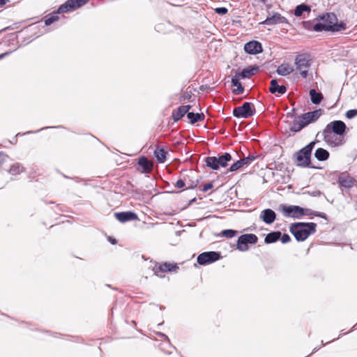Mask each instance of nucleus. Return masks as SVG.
<instances>
[{
  "mask_svg": "<svg viewBox=\"0 0 357 357\" xmlns=\"http://www.w3.org/2000/svg\"><path fill=\"white\" fill-rule=\"evenodd\" d=\"M192 106L190 105L179 106L176 109L172 112V119L174 121L177 122L181 120L188 112L191 109Z\"/></svg>",
  "mask_w": 357,
  "mask_h": 357,
  "instance_id": "obj_18",
  "label": "nucleus"
},
{
  "mask_svg": "<svg viewBox=\"0 0 357 357\" xmlns=\"http://www.w3.org/2000/svg\"><path fill=\"white\" fill-rule=\"evenodd\" d=\"M176 26L168 20H162L155 26L156 31L162 33H167L174 31Z\"/></svg>",
  "mask_w": 357,
  "mask_h": 357,
  "instance_id": "obj_15",
  "label": "nucleus"
},
{
  "mask_svg": "<svg viewBox=\"0 0 357 357\" xmlns=\"http://www.w3.org/2000/svg\"><path fill=\"white\" fill-rule=\"evenodd\" d=\"M280 210L284 217L299 219L304 215V208L296 205H280Z\"/></svg>",
  "mask_w": 357,
  "mask_h": 357,
  "instance_id": "obj_7",
  "label": "nucleus"
},
{
  "mask_svg": "<svg viewBox=\"0 0 357 357\" xmlns=\"http://www.w3.org/2000/svg\"><path fill=\"white\" fill-rule=\"evenodd\" d=\"M114 216L116 220L123 223L138 220L137 215L135 212L130 211L115 213Z\"/></svg>",
  "mask_w": 357,
  "mask_h": 357,
  "instance_id": "obj_14",
  "label": "nucleus"
},
{
  "mask_svg": "<svg viewBox=\"0 0 357 357\" xmlns=\"http://www.w3.org/2000/svg\"><path fill=\"white\" fill-rule=\"evenodd\" d=\"M259 218L266 224L271 225L275 220L276 213L271 208H266L261 212Z\"/></svg>",
  "mask_w": 357,
  "mask_h": 357,
  "instance_id": "obj_17",
  "label": "nucleus"
},
{
  "mask_svg": "<svg viewBox=\"0 0 357 357\" xmlns=\"http://www.w3.org/2000/svg\"><path fill=\"white\" fill-rule=\"evenodd\" d=\"M305 127V126L303 124L302 120L298 119V120H294L292 123H291L289 130L293 132H298Z\"/></svg>",
  "mask_w": 357,
  "mask_h": 357,
  "instance_id": "obj_31",
  "label": "nucleus"
},
{
  "mask_svg": "<svg viewBox=\"0 0 357 357\" xmlns=\"http://www.w3.org/2000/svg\"><path fill=\"white\" fill-rule=\"evenodd\" d=\"M204 117L205 116L203 113H194L189 111L187 113V118L192 124L203 121Z\"/></svg>",
  "mask_w": 357,
  "mask_h": 357,
  "instance_id": "obj_26",
  "label": "nucleus"
},
{
  "mask_svg": "<svg viewBox=\"0 0 357 357\" xmlns=\"http://www.w3.org/2000/svg\"><path fill=\"white\" fill-rule=\"evenodd\" d=\"M221 255L219 252L208 251L204 252L197 256V261L199 265L205 266L221 259Z\"/></svg>",
  "mask_w": 357,
  "mask_h": 357,
  "instance_id": "obj_8",
  "label": "nucleus"
},
{
  "mask_svg": "<svg viewBox=\"0 0 357 357\" xmlns=\"http://www.w3.org/2000/svg\"><path fill=\"white\" fill-rule=\"evenodd\" d=\"M237 234V231L234 229H225L221 232V236L227 238H231Z\"/></svg>",
  "mask_w": 357,
  "mask_h": 357,
  "instance_id": "obj_39",
  "label": "nucleus"
},
{
  "mask_svg": "<svg viewBox=\"0 0 357 357\" xmlns=\"http://www.w3.org/2000/svg\"><path fill=\"white\" fill-rule=\"evenodd\" d=\"M138 165L142 168V173H150L153 169V163L145 156H142L138 160Z\"/></svg>",
  "mask_w": 357,
  "mask_h": 357,
  "instance_id": "obj_20",
  "label": "nucleus"
},
{
  "mask_svg": "<svg viewBox=\"0 0 357 357\" xmlns=\"http://www.w3.org/2000/svg\"><path fill=\"white\" fill-rule=\"evenodd\" d=\"M329 152L323 148H318L314 153V157L319 161L326 160L329 158Z\"/></svg>",
  "mask_w": 357,
  "mask_h": 357,
  "instance_id": "obj_29",
  "label": "nucleus"
},
{
  "mask_svg": "<svg viewBox=\"0 0 357 357\" xmlns=\"http://www.w3.org/2000/svg\"><path fill=\"white\" fill-rule=\"evenodd\" d=\"M108 240L112 244V245H115L116 243V238H113V237H111L109 236L108 238Z\"/></svg>",
  "mask_w": 357,
  "mask_h": 357,
  "instance_id": "obj_56",
  "label": "nucleus"
},
{
  "mask_svg": "<svg viewBox=\"0 0 357 357\" xmlns=\"http://www.w3.org/2000/svg\"><path fill=\"white\" fill-rule=\"evenodd\" d=\"M304 211H305V212L303 211L304 215H311L315 214V211H312L311 209H309V208H304Z\"/></svg>",
  "mask_w": 357,
  "mask_h": 357,
  "instance_id": "obj_52",
  "label": "nucleus"
},
{
  "mask_svg": "<svg viewBox=\"0 0 357 357\" xmlns=\"http://www.w3.org/2000/svg\"><path fill=\"white\" fill-rule=\"evenodd\" d=\"M311 7L310 6L305 4V3H301L296 6L294 10V15L296 17H301L304 12H310Z\"/></svg>",
  "mask_w": 357,
  "mask_h": 357,
  "instance_id": "obj_28",
  "label": "nucleus"
},
{
  "mask_svg": "<svg viewBox=\"0 0 357 357\" xmlns=\"http://www.w3.org/2000/svg\"><path fill=\"white\" fill-rule=\"evenodd\" d=\"M260 2L265 3L267 0H259Z\"/></svg>",
  "mask_w": 357,
  "mask_h": 357,
  "instance_id": "obj_59",
  "label": "nucleus"
},
{
  "mask_svg": "<svg viewBox=\"0 0 357 357\" xmlns=\"http://www.w3.org/2000/svg\"><path fill=\"white\" fill-rule=\"evenodd\" d=\"M317 224L314 222H298L291 224L289 231L299 242L305 241L308 236L316 232Z\"/></svg>",
  "mask_w": 357,
  "mask_h": 357,
  "instance_id": "obj_2",
  "label": "nucleus"
},
{
  "mask_svg": "<svg viewBox=\"0 0 357 357\" xmlns=\"http://www.w3.org/2000/svg\"><path fill=\"white\" fill-rule=\"evenodd\" d=\"M8 155L3 152H0V169L2 168L3 164L6 161Z\"/></svg>",
  "mask_w": 357,
  "mask_h": 357,
  "instance_id": "obj_47",
  "label": "nucleus"
},
{
  "mask_svg": "<svg viewBox=\"0 0 357 357\" xmlns=\"http://www.w3.org/2000/svg\"><path fill=\"white\" fill-rule=\"evenodd\" d=\"M10 0H0V8L4 6Z\"/></svg>",
  "mask_w": 357,
  "mask_h": 357,
  "instance_id": "obj_55",
  "label": "nucleus"
},
{
  "mask_svg": "<svg viewBox=\"0 0 357 357\" xmlns=\"http://www.w3.org/2000/svg\"><path fill=\"white\" fill-rule=\"evenodd\" d=\"M156 335H157L158 337H160L162 338L165 341H166V342H167V344L170 347H172V348L175 349L174 347H172V346L171 345V344H170V341H169V339L168 336H167V335H166L165 333H162V332H157V333H156Z\"/></svg>",
  "mask_w": 357,
  "mask_h": 357,
  "instance_id": "obj_43",
  "label": "nucleus"
},
{
  "mask_svg": "<svg viewBox=\"0 0 357 357\" xmlns=\"http://www.w3.org/2000/svg\"><path fill=\"white\" fill-rule=\"evenodd\" d=\"M317 351V348H314V350H313V351L312 352V354H313V353L316 352Z\"/></svg>",
  "mask_w": 357,
  "mask_h": 357,
  "instance_id": "obj_60",
  "label": "nucleus"
},
{
  "mask_svg": "<svg viewBox=\"0 0 357 357\" xmlns=\"http://www.w3.org/2000/svg\"><path fill=\"white\" fill-rule=\"evenodd\" d=\"M280 241L282 243H287L291 241V237L287 234H281Z\"/></svg>",
  "mask_w": 357,
  "mask_h": 357,
  "instance_id": "obj_46",
  "label": "nucleus"
},
{
  "mask_svg": "<svg viewBox=\"0 0 357 357\" xmlns=\"http://www.w3.org/2000/svg\"><path fill=\"white\" fill-rule=\"evenodd\" d=\"M307 193L312 197H319L322 192L319 190H314L312 192H307Z\"/></svg>",
  "mask_w": 357,
  "mask_h": 357,
  "instance_id": "obj_51",
  "label": "nucleus"
},
{
  "mask_svg": "<svg viewBox=\"0 0 357 357\" xmlns=\"http://www.w3.org/2000/svg\"><path fill=\"white\" fill-rule=\"evenodd\" d=\"M168 152L164 147L157 146L154 151V156L159 163H164L166 161Z\"/></svg>",
  "mask_w": 357,
  "mask_h": 357,
  "instance_id": "obj_21",
  "label": "nucleus"
},
{
  "mask_svg": "<svg viewBox=\"0 0 357 357\" xmlns=\"http://www.w3.org/2000/svg\"><path fill=\"white\" fill-rule=\"evenodd\" d=\"M258 241V237L254 234H245L241 235L237 240L236 249L241 252L248 250V244L255 245Z\"/></svg>",
  "mask_w": 357,
  "mask_h": 357,
  "instance_id": "obj_6",
  "label": "nucleus"
},
{
  "mask_svg": "<svg viewBox=\"0 0 357 357\" xmlns=\"http://www.w3.org/2000/svg\"><path fill=\"white\" fill-rule=\"evenodd\" d=\"M153 271L155 274L160 278H164L165 275L163 273L167 272L165 268L163 267V264H161L159 266H155V267L153 268Z\"/></svg>",
  "mask_w": 357,
  "mask_h": 357,
  "instance_id": "obj_38",
  "label": "nucleus"
},
{
  "mask_svg": "<svg viewBox=\"0 0 357 357\" xmlns=\"http://www.w3.org/2000/svg\"><path fill=\"white\" fill-rule=\"evenodd\" d=\"M259 70V67L251 66L242 70L240 73H236V75H238L241 79L248 78L250 75H255Z\"/></svg>",
  "mask_w": 357,
  "mask_h": 357,
  "instance_id": "obj_23",
  "label": "nucleus"
},
{
  "mask_svg": "<svg viewBox=\"0 0 357 357\" xmlns=\"http://www.w3.org/2000/svg\"><path fill=\"white\" fill-rule=\"evenodd\" d=\"M319 19L324 23H326V25L335 24V22L337 21L336 15L332 13H327L322 15H319Z\"/></svg>",
  "mask_w": 357,
  "mask_h": 357,
  "instance_id": "obj_25",
  "label": "nucleus"
},
{
  "mask_svg": "<svg viewBox=\"0 0 357 357\" xmlns=\"http://www.w3.org/2000/svg\"><path fill=\"white\" fill-rule=\"evenodd\" d=\"M315 144V142H311L307 145L304 146L303 149L312 155V151L314 147Z\"/></svg>",
  "mask_w": 357,
  "mask_h": 357,
  "instance_id": "obj_45",
  "label": "nucleus"
},
{
  "mask_svg": "<svg viewBox=\"0 0 357 357\" xmlns=\"http://www.w3.org/2000/svg\"><path fill=\"white\" fill-rule=\"evenodd\" d=\"M163 267L165 268L167 272H175L178 269V266L176 264H171L167 262L163 263Z\"/></svg>",
  "mask_w": 357,
  "mask_h": 357,
  "instance_id": "obj_40",
  "label": "nucleus"
},
{
  "mask_svg": "<svg viewBox=\"0 0 357 357\" xmlns=\"http://www.w3.org/2000/svg\"><path fill=\"white\" fill-rule=\"evenodd\" d=\"M196 200V198H193L192 199H191L189 202V205L192 204L193 202H195Z\"/></svg>",
  "mask_w": 357,
  "mask_h": 357,
  "instance_id": "obj_58",
  "label": "nucleus"
},
{
  "mask_svg": "<svg viewBox=\"0 0 357 357\" xmlns=\"http://www.w3.org/2000/svg\"><path fill=\"white\" fill-rule=\"evenodd\" d=\"M89 0H68L70 3L71 8L75 10L85 5Z\"/></svg>",
  "mask_w": 357,
  "mask_h": 357,
  "instance_id": "obj_35",
  "label": "nucleus"
},
{
  "mask_svg": "<svg viewBox=\"0 0 357 357\" xmlns=\"http://www.w3.org/2000/svg\"><path fill=\"white\" fill-rule=\"evenodd\" d=\"M175 186L178 188H181L185 186V182L183 179H178L175 183Z\"/></svg>",
  "mask_w": 357,
  "mask_h": 357,
  "instance_id": "obj_50",
  "label": "nucleus"
},
{
  "mask_svg": "<svg viewBox=\"0 0 357 357\" xmlns=\"http://www.w3.org/2000/svg\"><path fill=\"white\" fill-rule=\"evenodd\" d=\"M10 54L9 52H4L3 54H0V59L4 58L6 56Z\"/></svg>",
  "mask_w": 357,
  "mask_h": 357,
  "instance_id": "obj_57",
  "label": "nucleus"
},
{
  "mask_svg": "<svg viewBox=\"0 0 357 357\" xmlns=\"http://www.w3.org/2000/svg\"><path fill=\"white\" fill-rule=\"evenodd\" d=\"M287 22L288 21L286 17L282 16L278 13H275L272 16L267 17L262 24L266 25H274Z\"/></svg>",
  "mask_w": 357,
  "mask_h": 357,
  "instance_id": "obj_16",
  "label": "nucleus"
},
{
  "mask_svg": "<svg viewBox=\"0 0 357 357\" xmlns=\"http://www.w3.org/2000/svg\"><path fill=\"white\" fill-rule=\"evenodd\" d=\"M295 163L301 167H311V154L303 148L294 154ZM312 168H315L312 167Z\"/></svg>",
  "mask_w": 357,
  "mask_h": 357,
  "instance_id": "obj_9",
  "label": "nucleus"
},
{
  "mask_svg": "<svg viewBox=\"0 0 357 357\" xmlns=\"http://www.w3.org/2000/svg\"><path fill=\"white\" fill-rule=\"evenodd\" d=\"M345 116L349 119L354 118L355 116H357V109H353L348 110L346 112Z\"/></svg>",
  "mask_w": 357,
  "mask_h": 357,
  "instance_id": "obj_42",
  "label": "nucleus"
},
{
  "mask_svg": "<svg viewBox=\"0 0 357 357\" xmlns=\"http://www.w3.org/2000/svg\"><path fill=\"white\" fill-rule=\"evenodd\" d=\"M244 50L248 54L255 55L262 52L261 44L257 40H251L244 45Z\"/></svg>",
  "mask_w": 357,
  "mask_h": 357,
  "instance_id": "obj_12",
  "label": "nucleus"
},
{
  "mask_svg": "<svg viewBox=\"0 0 357 357\" xmlns=\"http://www.w3.org/2000/svg\"><path fill=\"white\" fill-rule=\"evenodd\" d=\"M331 31L337 32V31L344 30L346 29V24L343 22L337 23V22H335V24H332V25H331Z\"/></svg>",
  "mask_w": 357,
  "mask_h": 357,
  "instance_id": "obj_37",
  "label": "nucleus"
},
{
  "mask_svg": "<svg viewBox=\"0 0 357 357\" xmlns=\"http://www.w3.org/2000/svg\"><path fill=\"white\" fill-rule=\"evenodd\" d=\"M322 112L321 109H315L301 114L298 116V119H301L303 124L307 126L310 123L315 122L321 116Z\"/></svg>",
  "mask_w": 357,
  "mask_h": 357,
  "instance_id": "obj_10",
  "label": "nucleus"
},
{
  "mask_svg": "<svg viewBox=\"0 0 357 357\" xmlns=\"http://www.w3.org/2000/svg\"><path fill=\"white\" fill-rule=\"evenodd\" d=\"M213 187V185L211 182L208 183L203 186L202 191L206 192L208 190L211 189Z\"/></svg>",
  "mask_w": 357,
  "mask_h": 357,
  "instance_id": "obj_49",
  "label": "nucleus"
},
{
  "mask_svg": "<svg viewBox=\"0 0 357 357\" xmlns=\"http://www.w3.org/2000/svg\"><path fill=\"white\" fill-rule=\"evenodd\" d=\"M254 105L250 102H245L241 106L236 107L233 109L234 116L238 119H248L255 114Z\"/></svg>",
  "mask_w": 357,
  "mask_h": 357,
  "instance_id": "obj_5",
  "label": "nucleus"
},
{
  "mask_svg": "<svg viewBox=\"0 0 357 357\" xmlns=\"http://www.w3.org/2000/svg\"><path fill=\"white\" fill-rule=\"evenodd\" d=\"M281 237V231H271L266 234L264 238V243L271 244L277 242Z\"/></svg>",
  "mask_w": 357,
  "mask_h": 357,
  "instance_id": "obj_24",
  "label": "nucleus"
},
{
  "mask_svg": "<svg viewBox=\"0 0 357 357\" xmlns=\"http://www.w3.org/2000/svg\"><path fill=\"white\" fill-rule=\"evenodd\" d=\"M355 179L346 173H342L337 179V183L340 188L350 189L354 187Z\"/></svg>",
  "mask_w": 357,
  "mask_h": 357,
  "instance_id": "obj_13",
  "label": "nucleus"
},
{
  "mask_svg": "<svg viewBox=\"0 0 357 357\" xmlns=\"http://www.w3.org/2000/svg\"><path fill=\"white\" fill-rule=\"evenodd\" d=\"M215 12L217 14L223 15L227 13L228 10L225 7H218L215 9Z\"/></svg>",
  "mask_w": 357,
  "mask_h": 357,
  "instance_id": "obj_44",
  "label": "nucleus"
},
{
  "mask_svg": "<svg viewBox=\"0 0 357 357\" xmlns=\"http://www.w3.org/2000/svg\"><path fill=\"white\" fill-rule=\"evenodd\" d=\"M197 183H198L197 181L195 183L192 182V183H190L188 185V188H189V189H194L197 186Z\"/></svg>",
  "mask_w": 357,
  "mask_h": 357,
  "instance_id": "obj_54",
  "label": "nucleus"
},
{
  "mask_svg": "<svg viewBox=\"0 0 357 357\" xmlns=\"http://www.w3.org/2000/svg\"><path fill=\"white\" fill-rule=\"evenodd\" d=\"M293 71L294 69L287 64H282L276 70L277 73L281 76L290 75Z\"/></svg>",
  "mask_w": 357,
  "mask_h": 357,
  "instance_id": "obj_30",
  "label": "nucleus"
},
{
  "mask_svg": "<svg viewBox=\"0 0 357 357\" xmlns=\"http://www.w3.org/2000/svg\"><path fill=\"white\" fill-rule=\"evenodd\" d=\"M314 21H304L303 22V26L304 29L309 30V31H314Z\"/></svg>",
  "mask_w": 357,
  "mask_h": 357,
  "instance_id": "obj_41",
  "label": "nucleus"
},
{
  "mask_svg": "<svg viewBox=\"0 0 357 357\" xmlns=\"http://www.w3.org/2000/svg\"><path fill=\"white\" fill-rule=\"evenodd\" d=\"M314 215L326 219V215L324 213L315 211V214Z\"/></svg>",
  "mask_w": 357,
  "mask_h": 357,
  "instance_id": "obj_53",
  "label": "nucleus"
},
{
  "mask_svg": "<svg viewBox=\"0 0 357 357\" xmlns=\"http://www.w3.org/2000/svg\"><path fill=\"white\" fill-rule=\"evenodd\" d=\"M309 94L312 102L314 105H319L324 98L323 94L321 92H317L314 89L310 90Z\"/></svg>",
  "mask_w": 357,
  "mask_h": 357,
  "instance_id": "obj_27",
  "label": "nucleus"
},
{
  "mask_svg": "<svg viewBox=\"0 0 357 357\" xmlns=\"http://www.w3.org/2000/svg\"><path fill=\"white\" fill-rule=\"evenodd\" d=\"M52 127H44V128H42L41 129L37 130V132H39L40 130H45V129H48V128H51ZM33 132H36V131H27L26 132H23V133H21V132H19L17 134V136H23V135H27V134H30V133H33Z\"/></svg>",
  "mask_w": 357,
  "mask_h": 357,
  "instance_id": "obj_48",
  "label": "nucleus"
},
{
  "mask_svg": "<svg viewBox=\"0 0 357 357\" xmlns=\"http://www.w3.org/2000/svg\"><path fill=\"white\" fill-rule=\"evenodd\" d=\"M287 89L284 85H279L276 79H271L269 87V91L271 93H278V96H281L286 93Z\"/></svg>",
  "mask_w": 357,
  "mask_h": 357,
  "instance_id": "obj_19",
  "label": "nucleus"
},
{
  "mask_svg": "<svg viewBox=\"0 0 357 357\" xmlns=\"http://www.w3.org/2000/svg\"><path fill=\"white\" fill-rule=\"evenodd\" d=\"M70 10H73V8H71L70 3L68 0L64 3L61 5L56 11L57 12V13L60 14L63 13H67Z\"/></svg>",
  "mask_w": 357,
  "mask_h": 357,
  "instance_id": "obj_36",
  "label": "nucleus"
},
{
  "mask_svg": "<svg viewBox=\"0 0 357 357\" xmlns=\"http://www.w3.org/2000/svg\"><path fill=\"white\" fill-rule=\"evenodd\" d=\"M56 11H54L49 15L45 17L44 22L46 26H50L55 22H57L59 20V17L58 16Z\"/></svg>",
  "mask_w": 357,
  "mask_h": 357,
  "instance_id": "obj_32",
  "label": "nucleus"
},
{
  "mask_svg": "<svg viewBox=\"0 0 357 357\" xmlns=\"http://www.w3.org/2000/svg\"><path fill=\"white\" fill-rule=\"evenodd\" d=\"M24 169V167L21 164L15 163L10 167L8 172L12 175H17L20 174L21 172H23Z\"/></svg>",
  "mask_w": 357,
  "mask_h": 357,
  "instance_id": "obj_33",
  "label": "nucleus"
},
{
  "mask_svg": "<svg viewBox=\"0 0 357 357\" xmlns=\"http://www.w3.org/2000/svg\"><path fill=\"white\" fill-rule=\"evenodd\" d=\"M257 158V156L254 155H249L247 157H244L242 159H240L237 160L236 162H234L229 168L228 172H235L238 169H241L243 166H248L250 165L255 159Z\"/></svg>",
  "mask_w": 357,
  "mask_h": 357,
  "instance_id": "obj_11",
  "label": "nucleus"
},
{
  "mask_svg": "<svg viewBox=\"0 0 357 357\" xmlns=\"http://www.w3.org/2000/svg\"><path fill=\"white\" fill-rule=\"evenodd\" d=\"M294 64L296 69L299 71L300 75L306 78L308 75V69L311 66V60L307 54H301L296 56Z\"/></svg>",
  "mask_w": 357,
  "mask_h": 357,
  "instance_id": "obj_4",
  "label": "nucleus"
},
{
  "mask_svg": "<svg viewBox=\"0 0 357 357\" xmlns=\"http://www.w3.org/2000/svg\"><path fill=\"white\" fill-rule=\"evenodd\" d=\"M331 25H326V23L323 22H316L314 25V31L316 32H320L322 31H331Z\"/></svg>",
  "mask_w": 357,
  "mask_h": 357,
  "instance_id": "obj_34",
  "label": "nucleus"
},
{
  "mask_svg": "<svg viewBox=\"0 0 357 357\" xmlns=\"http://www.w3.org/2000/svg\"><path fill=\"white\" fill-rule=\"evenodd\" d=\"M241 77L236 75L231 78V86H236V88L232 91V93L235 95H240L244 92V87L242 84L239 82Z\"/></svg>",
  "mask_w": 357,
  "mask_h": 357,
  "instance_id": "obj_22",
  "label": "nucleus"
},
{
  "mask_svg": "<svg viewBox=\"0 0 357 357\" xmlns=\"http://www.w3.org/2000/svg\"><path fill=\"white\" fill-rule=\"evenodd\" d=\"M232 157L230 153H225L218 157L208 156L204 158V161L207 167L218 170L220 167H226L228 162H230Z\"/></svg>",
  "mask_w": 357,
  "mask_h": 357,
  "instance_id": "obj_3",
  "label": "nucleus"
},
{
  "mask_svg": "<svg viewBox=\"0 0 357 357\" xmlns=\"http://www.w3.org/2000/svg\"><path fill=\"white\" fill-rule=\"evenodd\" d=\"M347 126L342 121H333L326 126L322 132L324 140L332 146H337L340 143L335 138L334 135H343L346 131Z\"/></svg>",
  "mask_w": 357,
  "mask_h": 357,
  "instance_id": "obj_1",
  "label": "nucleus"
}]
</instances>
